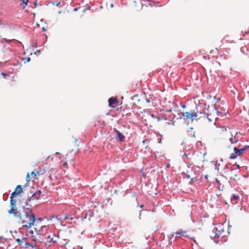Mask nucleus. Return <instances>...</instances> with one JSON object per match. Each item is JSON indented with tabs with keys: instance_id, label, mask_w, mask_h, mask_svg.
<instances>
[{
	"instance_id": "41",
	"label": "nucleus",
	"mask_w": 249,
	"mask_h": 249,
	"mask_svg": "<svg viewBox=\"0 0 249 249\" xmlns=\"http://www.w3.org/2000/svg\"><path fill=\"white\" fill-rule=\"evenodd\" d=\"M113 6H114V5H113V4H110V7H111V8H113Z\"/></svg>"
},
{
	"instance_id": "52",
	"label": "nucleus",
	"mask_w": 249,
	"mask_h": 249,
	"mask_svg": "<svg viewBox=\"0 0 249 249\" xmlns=\"http://www.w3.org/2000/svg\"><path fill=\"white\" fill-rule=\"evenodd\" d=\"M74 10H75V11H76V10H77V9H76V8L74 9Z\"/></svg>"
},
{
	"instance_id": "12",
	"label": "nucleus",
	"mask_w": 249,
	"mask_h": 249,
	"mask_svg": "<svg viewBox=\"0 0 249 249\" xmlns=\"http://www.w3.org/2000/svg\"><path fill=\"white\" fill-rule=\"evenodd\" d=\"M204 115L205 116L206 115V117H207L209 122H211L212 121V120L214 119V117H212V114L204 113Z\"/></svg>"
},
{
	"instance_id": "54",
	"label": "nucleus",
	"mask_w": 249,
	"mask_h": 249,
	"mask_svg": "<svg viewBox=\"0 0 249 249\" xmlns=\"http://www.w3.org/2000/svg\"><path fill=\"white\" fill-rule=\"evenodd\" d=\"M56 154H59V153H58V152H56Z\"/></svg>"
},
{
	"instance_id": "39",
	"label": "nucleus",
	"mask_w": 249,
	"mask_h": 249,
	"mask_svg": "<svg viewBox=\"0 0 249 249\" xmlns=\"http://www.w3.org/2000/svg\"><path fill=\"white\" fill-rule=\"evenodd\" d=\"M181 107L182 108H185L186 107V106L185 105H182Z\"/></svg>"
},
{
	"instance_id": "5",
	"label": "nucleus",
	"mask_w": 249,
	"mask_h": 249,
	"mask_svg": "<svg viewBox=\"0 0 249 249\" xmlns=\"http://www.w3.org/2000/svg\"><path fill=\"white\" fill-rule=\"evenodd\" d=\"M245 149L244 148H242L241 149H238L237 147H234L233 149V151L235 153V154H237V155L241 156L242 154H243Z\"/></svg>"
},
{
	"instance_id": "7",
	"label": "nucleus",
	"mask_w": 249,
	"mask_h": 249,
	"mask_svg": "<svg viewBox=\"0 0 249 249\" xmlns=\"http://www.w3.org/2000/svg\"><path fill=\"white\" fill-rule=\"evenodd\" d=\"M41 193V192L40 190L36 191L32 196L31 199L33 200L38 199L40 196Z\"/></svg>"
},
{
	"instance_id": "4",
	"label": "nucleus",
	"mask_w": 249,
	"mask_h": 249,
	"mask_svg": "<svg viewBox=\"0 0 249 249\" xmlns=\"http://www.w3.org/2000/svg\"><path fill=\"white\" fill-rule=\"evenodd\" d=\"M239 134H241V133L240 132H236L234 136L232 135H231V137L229 139L230 142L231 143H237L240 139L238 137Z\"/></svg>"
},
{
	"instance_id": "26",
	"label": "nucleus",
	"mask_w": 249,
	"mask_h": 249,
	"mask_svg": "<svg viewBox=\"0 0 249 249\" xmlns=\"http://www.w3.org/2000/svg\"><path fill=\"white\" fill-rule=\"evenodd\" d=\"M169 117L172 119H174L176 117V115L173 114H171L169 115Z\"/></svg>"
},
{
	"instance_id": "30",
	"label": "nucleus",
	"mask_w": 249,
	"mask_h": 249,
	"mask_svg": "<svg viewBox=\"0 0 249 249\" xmlns=\"http://www.w3.org/2000/svg\"><path fill=\"white\" fill-rule=\"evenodd\" d=\"M31 61V58L30 57H27L26 58V62H29Z\"/></svg>"
},
{
	"instance_id": "42",
	"label": "nucleus",
	"mask_w": 249,
	"mask_h": 249,
	"mask_svg": "<svg viewBox=\"0 0 249 249\" xmlns=\"http://www.w3.org/2000/svg\"><path fill=\"white\" fill-rule=\"evenodd\" d=\"M89 216L90 217L91 216V213L90 212H89Z\"/></svg>"
},
{
	"instance_id": "44",
	"label": "nucleus",
	"mask_w": 249,
	"mask_h": 249,
	"mask_svg": "<svg viewBox=\"0 0 249 249\" xmlns=\"http://www.w3.org/2000/svg\"><path fill=\"white\" fill-rule=\"evenodd\" d=\"M146 101H147V102H148V103H149V102H150L149 100H147H147H146Z\"/></svg>"
},
{
	"instance_id": "21",
	"label": "nucleus",
	"mask_w": 249,
	"mask_h": 249,
	"mask_svg": "<svg viewBox=\"0 0 249 249\" xmlns=\"http://www.w3.org/2000/svg\"><path fill=\"white\" fill-rule=\"evenodd\" d=\"M237 156L238 155H237V154H235V153L234 152V153H232L231 155L230 158L231 159H235L237 158Z\"/></svg>"
},
{
	"instance_id": "16",
	"label": "nucleus",
	"mask_w": 249,
	"mask_h": 249,
	"mask_svg": "<svg viewBox=\"0 0 249 249\" xmlns=\"http://www.w3.org/2000/svg\"><path fill=\"white\" fill-rule=\"evenodd\" d=\"M10 204L11 207L16 208V200L15 199L11 198L10 200Z\"/></svg>"
},
{
	"instance_id": "13",
	"label": "nucleus",
	"mask_w": 249,
	"mask_h": 249,
	"mask_svg": "<svg viewBox=\"0 0 249 249\" xmlns=\"http://www.w3.org/2000/svg\"><path fill=\"white\" fill-rule=\"evenodd\" d=\"M17 209L16 208L11 207V209L9 210L8 212L10 214H13L15 216L17 215Z\"/></svg>"
},
{
	"instance_id": "2",
	"label": "nucleus",
	"mask_w": 249,
	"mask_h": 249,
	"mask_svg": "<svg viewBox=\"0 0 249 249\" xmlns=\"http://www.w3.org/2000/svg\"><path fill=\"white\" fill-rule=\"evenodd\" d=\"M201 112H195V110H190L188 112H179L178 113V119L181 118L183 117L185 119H192L193 120L194 118L197 117L199 116V114H201Z\"/></svg>"
},
{
	"instance_id": "8",
	"label": "nucleus",
	"mask_w": 249,
	"mask_h": 249,
	"mask_svg": "<svg viewBox=\"0 0 249 249\" xmlns=\"http://www.w3.org/2000/svg\"><path fill=\"white\" fill-rule=\"evenodd\" d=\"M118 100L116 98L111 97L108 99L109 106L112 107L114 104H117Z\"/></svg>"
},
{
	"instance_id": "51",
	"label": "nucleus",
	"mask_w": 249,
	"mask_h": 249,
	"mask_svg": "<svg viewBox=\"0 0 249 249\" xmlns=\"http://www.w3.org/2000/svg\"><path fill=\"white\" fill-rule=\"evenodd\" d=\"M87 216L88 215V212L86 213V214Z\"/></svg>"
},
{
	"instance_id": "11",
	"label": "nucleus",
	"mask_w": 249,
	"mask_h": 249,
	"mask_svg": "<svg viewBox=\"0 0 249 249\" xmlns=\"http://www.w3.org/2000/svg\"><path fill=\"white\" fill-rule=\"evenodd\" d=\"M116 131L117 134V138L121 142H123L124 140V136L119 131L116 130Z\"/></svg>"
},
{
	"instance_id": "37",
	"label": "nucleus",
	"mask_w": 249,
	"mask_h": 249,
	"mask_svg": "<svg viewBox=\"0 0 249 249\" xmlns=\"http://www.w3.org/2000/svg\"><path fill=\"white\" fill-rule=\"evenodd\" d=\"M186 177H187L188 178H190V175H186Z\"/></svg>"
},
{
	"instance_id": "20",
	"label": "nucleus",
	"mask_w": 249,
	"mask_h": 249,
	"mask_svg": "<svg viewBox=\"0 0 249 249\" xmlns=\"http://www.w3.org/2000/svg\"><path fill=\"white\" fill-rule=\"evenodd\" d=\"M219 166H220V164L219 163H218L217 162H215L214 163V169L217 172L219 171Z\"/></svg>"
},
{
	"instance_id": "49",
	"label": "nucleus",
	"mask_w": 249,
	"mask_h": 249,
	"mask_svg": "<svg viewBox=\"0 0 249 249\" xmlns=\"http://www.w3.org/2000/svg\"><path fill=\"white\" fill-rule=\"evenodd\" d=\"M239 167H240L239 165H237V168H239Z\"/></svg>"
},
{
	"instance_id": "14",
	"label": "nucleus",
	"mask_w": 249,
	"mask_h": 249,
	"mask_svg": "<svg viewBox=\"0 0 249 249\" xmlns=\"http://www.w3.org/2000/svg\"><path fill=\"white\" fill-rule=\"evenodd\" d=\"M48 238L50 239L51 241L55 243L56 242V240L54 239L55 237V235L53 234L48 235L47 236Z\"/></svg>"
},
{
	"instance_id": "28",
	"label": "nucleus",
	"mask_w": 249,
	"mask_h": 249,
	"mask_svg": "<svg viewBox=\"0 0 249 249\" xmlns=\"http://www.w3.org/2000/svg\"><path fill=\"white\" fill-rule=\"evenodd\" d=\"M63 166L67 168H68V164L67 163V162H65L63 164Z\"/></svg>"
},
{
	"instance_id": "32",
	"label": "nucleus",
	"mask_w": 249,
	"mask_h": 249,
	"mask_svg": "<svg viewBox=\"0 0 249 249\" xmlns=\"http://www.w3.org/2000/svg\"><path fill=\"white\" fill-rule=\"evenodd\" d=\"M244 149H245V150H247V149L249 148V145H247L246 146H245L244 147H243Z\"/></svg>"
},
{
	"instance_id": "18",
	"label": "nucleus",
	"mask_w": 249,
	"mask_h": 249,
	"mask_svg": "<svg viewBox=\"0 0 249 249\" xmlns=\"http://www.w3.org/2000/svg\"><path fill=\"white\" fill-rule=\"evenodd\" d=\"M215 113H216L218 116L221 113L220 111L216 110L215 106L213 107V114L214 115Z\"/></svg>"
},
{
	"instance_id": "35",
	"label": "nucleus",
	"mask_w": 249,
	"mask_h": 249,
	"mask_svg": "<svg viewBox=\"0 0 249 249\" xmlns=\"http://www.w3.org/2000/svg\"><path fill=\"white\" fill-rule=\"evenodd\" d=\"M1 74H2V75L3 76H4H4H5L6 75V73H4V72H2V73H1Z\"/></svg>"
},
{
	"instance_id": "31",
	"label": "nucleus",
	"mask_w": 249,
	"mask_h": 249,
	"mask_svg": "<svg viewBox=\"0 0 249 249\" xmlns=\"http://www.w3.org/2000/svg\"><path fill=\"white\" fill-rule=\"evenodd\" d=\"M29 173H28L27 175V179H26L27 181L30 180V179H29Z\"/></svg>"
},
{
	"instance_id": "15",
	"label": "nucleus",
	"mask_w": 249,
	"mask_h": 249,
	"mask_svg": "<svg viewBox=\"0 0 249 249\" xmlns=\"http://www.w3.org/2000/svg\"><path fill=\"white\" fill-rule=\"evenodd\" d=\"M18 191L17 192V194H20L22 192V188L21 185H18L17 186L16 191H18Z\"/></svg>"
},
{
	"instance_id": "36",
	"label": "nucleus",
	"mask_w": 249,
	"mask_h": 249,
	"mask_svg": "<svg viewBox=\"0 0 249 249\" xmlns=\"http://www.w3.org/2000/svg\"><path fill=\"white\" fill-rule=\"evenodd\" d=\"M171 123H169V124H173L174 123V121L171 120Z\"/></svg>"
},
{
	"instance_id": "22",
	"label": "nucleus",
	"mask_w": 249,
	"mask_h": 249,
	"mask_svg": "<svg viewBox=\"0 0 249 249\" xmlns=\"http://www.w3.org/2000/svg\"><path fill=\"white\" fill-rule=\"evenodd\" d=\"M189 155H190V154H187L186 153H184V155H183V156H182V159H183V161H184L185 162H186V160L185 158H188V156Z\"/></svg>"
},
{
	"instance_id": "23",
	"label": "nucleus",
	"mask_w": 249,
	"mask_h": 249,
	"mask_svg": "<svg viewBox=\"0 0 249 249\" xmlns=\"http://www.w3.org/2000/svg\"><path fill=\"white\" fill-rule=\"evenodd\" d=\"M22 3L23 4H24V6H23V8H24L28 4V0H20Z\"/></svg>"
},
{
	"instance_id": "6",
	"label": "nucleus",
	"mask_w": 249,
	"mask_h": 249,
	"mask_svg": "<svg viewBox=\"0 0 249 249\" xmlns=\"http://www.w3.org/2000/svg\"><path fill=\"white\" fill-rule=\"evenodd\" d=\"M192 169L193 170L195 175H198L201 172V167L198 166L193 165L192 167Z\"/></svg>"
},
{
	"instance_id": "24",
	"label": "nucleus",
	"mask_w": 249,
	"mask_h": 249,
	"mask_svg": "<svg viewBox=\"0 0 249 249\" xmlns=\"http://www.w3.org/2000/svg\"><path fill=\"white\" fill-rule=\"evenodd\" d=\"M175 234L177 235L178 237H180L181 236L182 232L181 231H177L175 233Z\"/></svg>"
},
{
	"instance_id": "9",
	"label": "nucleus",
	"mask_w": 249,
	"mask_h": 249,
	"mask_svg": "<svg viewBox=\"0 0 249 249\" xmlns=\"http://www.w3.org/2000/svg\"><path fill=\"white\" fill-rule=\"evenodd\" d=\"M56 218H57L58 220H60L62 219L66 220L69 219L68 214L65 213H61V214L57 216Z\"/></svg>"
},
{
	"instance_id": "53",
	"label": "nucleus",
	"mask_w": 249,
	"mask_h": 249,
	"mask_svg": "<svg viewBox=\"0 0 249 249\" xmlns=\"http://www.w3.org/2000/svg\"><path fill=\"white\" fill-rule=\"evenodd\" d=\"M43 30H44V31L45 30V29H44V28H43Z\"/></svg>"
},
{
	"instance_id": "34",
	"label": "nucleus",
	"mask_w": 249,
	"mask_h": 249,
	"mask_svg": "<svg viewBox=\"0 0 249 249\" xmlns=\"http://www.w3.org/2000/svg\"><path fill=\"white\" fill-rule=\"evenodd\" d=\"M165 111L167 113H170L171 112V109L166 110Z\"/></svg>"
},
{
	"instance_id": "38",
	"label": "nucleus",
	"mask_w": 249,
	"mask_h": 249,
	"mask_svg": "<svg viewBox=\"0 0 249 249\" xmlns=\"http://www.w3.org/2000/svg\"><path fill=\"white\" fill-rule=\"evenodd\" d=\"M158 121H160L161 120V119L159 117H158V118H156Z\"/></svg>"
},
{
	"instance_id": "27",
	"label": "nucleus",
	"mask_w": 249,
	"mask_h": 249,
	"mask_svg": "<svg viewBox=\"0 0 249 249\" xmlns=\"http://www.w3.org/2000/svg\"><path fill=\"white\" fill-rule=\"evenodd\" d=\"M194 165H193L192 163H188V165H187V167L189 168H191L192 169V167H193Z\"/></svg>"
},
{
	"instance_id": "3",
	"label": "nucleus",
	"mask_w": 249,
	"mask_h": 249,
	"mask_svg": "<svg viewBox=\"0 0 249 249\" xmlns=\"http://www.w3.org/2000/svg\"><path fill=\"white\" fill-rule=\"evenodd\" d=\"M214 229L213 231L215 232V235L213 237H216L217 238H219L220 236L223 237L225 236V231L223 225L219 224Z\"/></svg>"
},
{
	"instance_id": "33",
	"label": "nucleus",
	"mask_w": 249,
	"mask_h": 249,
	"mask_svg": "<svg viewBox=\"0 0 249 249\" xmlns=\"http://www.w3.org/2000/svg\"><path fill=\"white\" fill-rule=\"evenodd\" d=\"M215 180V182H216L217 183H218V184H219V183H220V181H219V180H218V179L216 178Z\"/></svg>"
},
{
	"instance_id": "29",
	"label": "nucleus",
	"mask_w": 249,
	"mask_h": 249,
	"mask_svg": "<svg viewBox=\"0 0 249 249\" xmlns=\"http://www.w3.org/2000/svg\"><path fill=\"white\" fill-rule=\"evenodd\" d=\"M19 194H17V192H16V191H15L14 192L12 193L11 195L12 196H15V195H18Z\"/></svg>"
},
{
	"instance_id": "10",
	"label": "nucleus",
	"mask_w": 249,
	"mask_h": 249,
	"mask_svg": "<svg viewBox=\"0 0 249 249\" xmlns=\"http://www.w3.org/2000/svg\"><path fill=\"white\" fill-rule=\"evenodd\" d=\"M231 199L233 204H236L237 203L236 200L239 199V196L238 195L234 194L232 195Z\"/></svg>"
},
{
	"instance_id": "46",
	"label": "nucleus",
	"mask_w": 249,
	"mask_h": 249,
	"mask_svg": "<svg viewBox=\"0 0 249 249\" xmlns=\"http://www.w3.org/2000/svg\"><path fill=\"white\" fill-rule=\"evenodd\" d=\"M141 213L140 212V215H139V217L140 218L141 217Z\"/></svg>"
},
{
	"instance_id": "40",
	"label": "nucleus",
	"mask_w": 249,
	"mask_h": 249,
	"mask_svg": "<svg viewBox=\"0 0 249 249\" xmlns=\"http://www.w3.org/2000/svg\"><path fill=\"white\" fill-rule=\"evenodd\" d=\"M17 241L18 243H19V242H21V240H20V239H18L17 240Z\"/></svg>"
},
{
	"instance_id": "47",
	"label": "nucleus",
	"mask_w": 249,
	"mask_h": 249,
	"mask_svg": "<svg viewBox=\"0 0 249 249\" xmlns=\"http://www.w3.org/2000/svg\"><path fill=\"white\" fill-rule=\"evenodd\" d=\"M174 235V233L172 234L171 236L173 237Z\"/></svg>"
},
{
	"instance_id": "50",
	"label": "nucleus",
	"mask_w": 249,
	"mask_h": 249,
	"mask_svg": "<svg viewBox=\"0 0 249 249\" xmlns=\"http://www.w3.org/2000/svg\"><path fill=\"white\" fill-rule=\"evenodd\" d=\"M167 167H169V164H167Z\"/></svg>"
},
{
	"instance_id": "25",
	"label": "nucleus",
	"mask_w": 249,
	"mask_h": 249,
	"mask_svg": "<svg viewBox=\"0 0 249 249\" xmlns=\"http://www.w3.org/2000/svg\"><path fill=\"white\" fill-rule=\"evenodd\" d=\"M181 232H182L181 236H182L183 237H187V232L186 231H181Z\"/></svg>"
},
{
	"instance_id": "1",
	"label": "nucleus",
	"mask_w": 249,
	"mask_h": 249,
	"mask_svg": "<svg viewBox=\"0 0 249 249\" xmlns=\"http://www.w3.org/2000/svg\"><path fill=\"white\" fill-rule=\"evenodd\" d=\"M22 227L27 229L31 228L34 225L36 220L35 215L32 210L27 208L24 211V215L21 218Z\"/></svg>"
},
{
	"instance_id": "19",
	"label": "nucleus",
	"mask_w": 249,
	"mask_h": 249,
	"mask_svg": "<svg viewBox=\"0 0 249 249\" xmlns=\"http://www.w3.org/2000/svg\"><path fill=\"white\" fill-rule=\"evenodd\" d=\"M39 175V172L38 171L34 170L31 173V176L35 177L36 175Z\"/></svg>"
},
{
	"instance_id": "45",
	"label": "nucleus",
	"mask_w": 249,
	"mask_h": 249,
	"mask_svg": "<svg viewBox=\"0 0 249 249\" xmlns=\"http://www.w3.org/2000/svg\"><path fill=\"white\" fill-rule=\"evenodd\" d=\"M143 207V205H141L140 206V207H141V208H142Z\"/></svg>"
},
{
	"instance_id": "43",
	"label": "nucleus",
	"mask_w": 249,
	"mask_h": 249,
	"mask_svg": "<svg viewBox=\"0 0 249 249\" xmlns=\"http://www.w3.org/2000/svg\"><path fill=\"white\" fill-rule=\"evenodd\" d=\"M73 219V217H71L70 218V219L71 220H72Z\"/></svg>"
},
{
	"instance_id": "17",
	"label": "nucleus",
	"mask_w": 249,
	"mask_h": 249,
	"mask_svg": "<svg viewBox=\"0 0 249 249\" xmlns=\"http://www.w3.org/2000/svg\"><path fill=\"white\" fill-rule=\"evenodd\" d=\"M145 112H146L148 114H149L150 116L153 118H154V119H156V118H158V116H155L153 114H150V110L149 109H146L144 111Z\"/></svg>"
},
{
	"instance_id": "48",
	"label": "nucleus",
	"mask_w": 249,
	"mask_h": 249,
	"mask_svg": "<svg viewBox=\"0 0 249 249\" xmlns=\"http://www.w3.org/2000/svg\"><path fill=\"white\" fill-rule=\"evenodd\" d=\"M2 238H3V237L0 236V239H2Z\"/></svg>"
}]
</instances>
